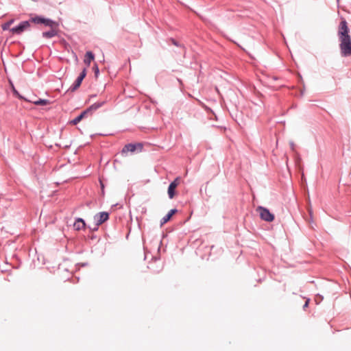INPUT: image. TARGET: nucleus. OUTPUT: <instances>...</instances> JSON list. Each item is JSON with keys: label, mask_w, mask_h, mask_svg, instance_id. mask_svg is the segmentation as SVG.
I'll return each instance as SVG.
<instances>
[{"label": "nucleus", "mask_w": 351, "mask_h": 351, "mask_svg": "<svg viewBox=\"0 0 351 351\" xmlns=\"http://www.w3.org/2000/svg\"><path fill=\"white\" fill-rule=\"evenodd\" d=\"M13 93L14 95H16L19 99H24V100H27L26 99H25L23 96H21L19 92L14 88H13Z\"/></svg>", "instance_id": "a211bd4d"}, {"label": "nucleus", "mask_w": 351, "mask_h": 351, "mask_svg": "<svg viewBox=\"0 0 351 351\" xmlns=\"http://www.w3.org/2000/svg\"><path fill=\"white\" fill-rule=\"evenodd\" d=\"M176 187L174 186V184L169 185L167 193H168V196H169V199L173 198V197L175 195V193H176Z\"/></svg>", "instance_id": "4468645a"}, {"label": "nucleus", "mask_w": 351, "mask_h": 351, "mask_svg": "<svg viewBox=\"0 0 351 351\" xmlns=\"http://www.w3.org/2000/svg\"><path fill=\"white\" fill-rule=\"evenodd\" d=\"M44 17L42 16H35L34 17H31L28 21L30 23H34L35 24H42L43 22Z\"/></svg>", "instance_id": "ddd939ff"}, {"label": "nucleus", "mask_w": 351, "mask_h": 351, "mask_svg": "<svg viewBox=\"0 0 351 351\" xmlns=\"http://www.w3.org/2000/svg\"><path fill=\"white\" fill-rule=\"evenodd\" d=\"M178 81L179 82V83H180V84H182V80H180V79H178Z\"/></svg>", "instance_id": "b1692460"}, {"label": "nucleus", "mask_w": 351, "mask_h": 351, "mask_svg": "<svg viewBox=\"0 0 351 351\" xmlns=\"http://www.w3.org/2000/svg\"><path fill=\"white\" fill-rule=\"evenodd\" d=\"M93 70H94V72H95V76L97 77V75L99 74V68H98V66L97 64H95L93 66Z\"/></svg>", "instance_id": "aec40b11"}, {"label": "nucleus", "mask_w": 351, "mask_h": 351, "mask_svg": "<svg viewBox=\"0 0 351 351\" xmlns=\"http://www.w3.org/2000/svg\"><path fill=\"white\" fill-rule=\"evenodd\" d=\"M290 146H291V149L294 150L295 145H294L293 142L290 143Z\"/></svg>", "instance_id": "5701e85b"}, {"label": "nucleus", "mask_w": 351, "mask_h": 351, "mask_svg": "<svg viewBox=\"0 0 351 351\" xmlns=\"http://www.w3.org/2000/svg\"><path fill=\"white\" fill-rule=\"evenodd\" d=\"M258 210L259 211V215L261 219L267 222L274 221V214L271 213L267 208L263 206H258Z\"/></svg>", "instance_id": "20e7f679"}, {"label": "nucleus", "mask_w": 351, "mask_h": 351, "mask_svg": "<svg viewBox=\"0 0 351 351\" xmlns=\"http://www.w3.org/2000/svg\"><path fill=\"white\" fill-rule=\"evenodd\" d=\"M143 145L141 143L126 144L121 150V154L128 152L134 153L136 151L141 152L143 150Z\"/></svg>", "instance_id": "7ed1b4c3"}, {"label": "nucleus", "mask_w": 351, "mask_h": 351, "mask_svg": "<svg viewBox=\"0 0 351 351\" xmlns=\"http://www.w3.org/2000/svg\"><path fill=\"white\" fill-rule=\"evenodd\" d=\"M58 34V31L53 27L49 31L44 32L42 34L43 38H51Z\"/></svg>", "instance_id": "9b49d317"}, {"label": "nucleus", "mask_w": 351, "mask_h": 351, "mask_svg": "<svg viewBox=\"0 0 351 351\" xmlns=\"http://www.w3.org/2000/svg\"><path fill=\"white\" fill-rule=\"evenodd\" d=\"M86 75V69L84 68V69L82 71L79 76L77 77L75 81L73 82V84L70 86L69 88V90L73 92L75 90H77L81 85L83 80Z\"/></svg>", "instance_id": "39448f33"}, {"label": "nucleus", "mask_w": 351, "mask_h": 351, "mask_svg": "<svg viewBox=\"0 0 351 351\" xmlns=\"http://www.w3.org/2000/svg\"><path fill=\"white\" fill-rule=\"evenodd\" d=\"M99 226H97V223H95V227H94V228H91V230H92L93 231H96V230H98V227H99Z\"/></svg>", "instance_id": "4be33fe9"}, {"label": "nucleus", "mask_w": 351, "mask_h": 351, "mask_svg": "<svg viewBox=\"0 0 351 351\" xmlns=\"http://www.w3.org/2000/svg\"><path fill=\"white\" fill-rule=\"evenodd\" d=\"M180 183V178H176L173 182H171L169 184H174V186L177 187L178 185Z\"/></svg>", "instance_id": "6ab92c4d"}, {"label": "nucleus", "mask_w": 351, "mask_h": 351, "mask_svg": "<svg viewBox=\"0 0 351 351\" xmlns=\"http://www.w3.org/2000/svg\"><path fill=\"white\" fill-rule=\"evenodd\" d=\"M42 24L45 25V26L50 27L51 28L58 25L57 22L50 19H47L45 17L43 19V22H42Z\"/></svg>", "instance_id": "f8f14e48"}, {"label": "nucleus", "mask_w": 351, "mask_h": 351, "mask_svg": "<svg viewBox=\"0 0 351 351\" xmlns=\"http://www.w3.org/2000/svg\"><path fill=\"white\" fill-rule=\"evenodd\" d=\"M148 268L152 269V263H149V265L148 266Z\"/></svg>", "instance_id": "393cba45"}, {"label": "nucleus", "mask_w": 351, "mask_h": 351, "mask_svg": "<svg viewBox=\"0 0 351 351\" xmlns=\"http://www.w3.org/2000/svg\"><path fill=\"white\" fill-rule=\"evenodd\" d=\"M33 103L36 106H46L50 104V101L45 99H39Z\"/></svg>", "instance_id": "2eb2a0df"}, {"label": "nucleus", "mask_w": 351, "mask_h": 351, "mask_svg": "<svg viewBox=\"0 0 351 351\" xmlns=\"http://www.w3.org/2000/svg\"><path fill=\"white\" fill-rule=\"evenodd\" d=\"M178 212V210L176 208L171 209L168 213L165 215L160 220V226L164 225L165 223H167L172 216Z\"/></svg>", "instance_id": "6e6552de"}, {"label": "nucleus", "mask_w": 351, "mask_h": 351, "mask_svg": "<svg viewBox=\"0 0 351 351\" xmlns=\"http://www.w3.org/2000/svg\"><path fill=\"white\" fill-rule=\"evenodd\" d=\"M169 40L171 43V44H173V45L176 46V47H184L182 45H180L178 41H176L174 38H170L169 39Z\"/></svg>", "instance_id": "f3484780"}, {"label": "nucleus", "mask_w": 351, "mask_h": 351, "mask_svg": "<svg viewBox=\"0 0 351 351\" xmlns=\"http://www.w3.org/2000/svg\"><path fill=\"white\" fill-rule=\"evenodd\" d=\"M95 59V55L92 51H87L85 54L84 62L87 66H89L90 62Z\"/></svg>", "instance_id": "9d476101"}, {"label": "nucleus", "mask_w": 351, "mask_h": 351, "mask_svg": "<svg viewBox=\"0 0 351 351\" xmlns=\"http://www.w3.org/2000/svg\"><path fill=\"white\" fill-rule=\"evenodd\" d=\"M85 226H86L85 221L82 218H77L75 219V221L74 224H73V228L76 230H80L82 228H84Z\"/></svg>", "instance_id": "1a4fd4ad"}, {"label": "nucleus", "mask_w": 351, "mask_h": 351, "mask_svg": "<svg viewBox=\"0 0 351 351\" xmlns=\"http://www.w3.org/2000/svg\"><path fill=\"white\" fill-rule=\"evenodd\" d=\"M14 23V19H11L2 25L3 30H7L10 28V25Z\"/></svg>", "instance_id": "dca6fc26"}, {"label": "nucleus", "mask_w": 351, "mask_h": 351, "mask_svg": "<svg viewBox=\"0 0 351 351\" xmlns=\"http://www.w3.org/2000/svg\"><path fill=\"white\" fill-rule=\"evenodd\" d=\"M109 219V213L108 212H100L94 216V221L97 223V226H100Z\"/></svg>", "instance_id": "0eeeda50"}, {"label": "nucleus", "mask_w": 351, "mask_h": 351, "mask_svg": "<svg viewBox=\"0 0 351 351\" xmlns=\"http://www.w3.org/2000/svg\"><path fill=\"white\" fill-rule=\"evenodd\" d=\"M348 27L347 21L342 19L338 28V38L339 40V48L342 57H347L351 55V36Z\"/></svg>", "instance_id": "f257e3e1"}, {"label": "nucleus", "mask_w": 351, "mask_h": 351, "mask_svg": "<svg viewBox=\"0 0 351 351\" xmlns=\"http://www.w3.org/2000/svg\"><path fill=\"white\" fill-rule=\"evenodd\" d=\"M30 27L29 21H24L21 22L17 26L12 27L10 31L15 34L20 35L25 30Z\"/></svg>", "instance_id": "423d86ee"}, {"label": "nucleus", "mask_w": 351, "mask_h": 351, "mask_svg": "<svg viewBox=\"0 0 351 351\" xmlns=\"http://www.w3.org/2000/svg\"><path fill=\"white\" fill-rule=\"evenodd\" d=\"M106 104V101H97L90 106L85 110L82 111L78 116H77L74 119L70 121V123L72 125H77L79 122H80L84 117H88V115H91L94 111H96L97 109L103 106Z\"/></svg>", "instance_id": "f03ea898"}, {"label": "nucleus", "mask_w": 351, "mask_h": 351, "mask_svg": "<svg viewBox=\"0 0 351 351\" xmlns=\"http://www.w3.org/2000/svg\"><path fill=\"white\" fill-rule=\"evenodd\" d=\"M309 302H310V299H308H308H306V302H305L304 304V305H303V306H302L303 310H304V311H305V310H306V308L308 306Z\"/></svg>", "instance_id": "412c9836"}]
</instances>
